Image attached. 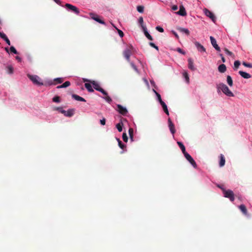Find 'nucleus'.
Instances as JSON below:
<instances>
[{"label": "nucleus", "mask_w": 252, "mask_h": 252, "mask_svg": "<svg viewBox=\"0 0 252 252\" xmlns=\"http://www.w3.org/2000/svg\"><path fill=\"white\" fill-rule=\"evenodd\" d=\"M218 91H221L226 95L230 97L234 96V94L229 90L228 87L222 83H219L217 85Z\"/></svg>", "instance_id": "f257e3e1"}, {"label": "nucleus", "mask_w": 252, "mask_h": 252, "mask_svg": "<svg viewBox=\"0 0 252 252\" xmlns=\"http://www.w3.org/2000/svg\"><path fill=\"white\" fill-rule=\"evenodd\" d=\"M28 78L32 82V83L38 86L43 85V82L41 81L40 78L37 75H33L28 74Z\"/></svg>", "instance_id": "f03ea898"}, {"label": "nucleus", "mask_w": 252, "mask_h": 252, "mask_svg": "<svg viewBox=\"0 0 252 252\" xmlns=\"http://www.w3.org/2000/svg\"><path fill=\"white\" fill-rule=\"evenodd\" d=\"M222 190L225 197L229 198L231 201L234 200V194L233 191L230 189L225 190V189H222Z\"/></svg>", "instance_id": "7ed1b4c3"}, {"label": "nucleus", "mask_w": 252, "mask_h": 252, "mask_svg": "<svg viewBox=\"0 0 252 252\" xmlns=\"http://www.w3.org/2000/svg\"><path fill=\"white\" fill-rule=\"evenodd\" d=\"M91 83L93 85V87L95 90L101 92L104 95H107V93L103 89H102L97 83L94 81H91Z\"/></svg>", "instance_id": "20e7f679"}, {"label": "nucleus", "mask_w": 252, "mask_h": 252, "mask_svg": "<svg viewBox=\"0 0 252 252\" xmlns=\"http://www.w3.org/2000/svg\"><path fill=\"white\" fill-rule=\"evenodd\" d=\"M132 48V46L130 45L127 47L124 52V55L127 61H129Z\"/></svg>", "instance_id": "39448f33"}, {"label": "nucleus", "mask_w": 252, "mask_h": 252, "mask_svg": "<svg viewBox=\"0 0 252 252\" xmlns=\"http://www.w3.org/2000/svg\"><path fill=\"white\" fill-rule=\"evenodd\" d=\"M65 7L67 9L70 10V11L73 12L76 14H79V10L77 7L76 6L69 3H66L65 5Z\"/></svg>", "instance_id": "423d86ee"}, {"label": "nucleus", "mask_w": 252, "mask_h": 252, "mask_svg": "<svg viewBox=\"0 0 252 252\" xmlns=\"http://www.w3.org/2000/svg\"><path fill=\"white\" fill-rule=\"evenodd\" d=\"M90 15L92 19L95 20V21L97 22L100 24L105 25V23L104 22V21L100 19L99 18V17L97 14L93 13H90Z\"/></svg>", "instance_id": "0eeeda50"}, {"label": "nucleus", "mask_w": 252, "mask_h": 252, "mask_svg": "<svg viewBox=\"0 0 252 252\" xmlns=\"http://www.w3.org/2000/svg\"><path fill=\"white\" fill-rule=\"evenodd\" d=\"M186 158L190 162V163L194 167L196 166V164L193 158L188 153H185L184 155Z\"/></svg>", "instance_id": "6e6552de"}, {"label": "nucleus", "mask_w": 252, "mask_h": 252, "mask_svg": "<svg viewBox=\"0 0 252 252\" xmlns=\"http://www.w3.org/2000/svg\"><path fill=\"white\" fill-rule=\"evenodd\" d=\"M117 107H118V111L121 114L125 116L127 114V110L125 107H124L123 106H122L120 104H118Z\"/></svg>", "instance_id": "1a4fd4ad"}, {"label": "nucleus", "mask_w": 252, "mask_h": 252, "mask_svg": "<svg viewBox=\"0 0 252 252\" xmlns=\"http://www.w3.org/2000/svg\"><path fill=\"white\" fill-rule=\"evenodd\" d=\"M206 16L209 17L212 21L215 23L216 21V18L214 13L210 11L209 10L206 8Z\"/></svg>", "instance_id": "9d476101"}, {"label": "nucleus", "mask_w": 252, "mask_h": 252, "mask_svg": "<svg viewBox=\"0 0 252 252\" xmlns=\"http://www.w3.org/2000/svg\"><path fill=\"white\" fill-rule=\"evenodd\" d=\"M211 42L214 48L218 51H220V49L217 43L216 40L213 37L210 36Z\"/></svg>", "instance_id": "9b49d317"}, {"label": "nucleus", "mask_w": 252, "mask_h": 252, "mask_svg": "<svg viewBox=\"0 0 252 252\" xmlns=\"http://www.w3.org/2000/svg\"><path fill=\"white\" fill-rule=\"evenodd\" d=\"M168 126H169L170 130L171 132L173 134H174L175 132V129L174 127V125L173 123L172 122V121L170 118L168 119Z\"/></svg>", "instance_id": "f8f14e48"}, {"label": "nucleus", "mask_w": 252, "mask_h": 252, "mask_svg": "<svg viewBox=\"0 0 252 252\" xmlns=\"http://www.w3.org/2000/svg\"><path fill=\"white\" fill-rule=\"evenodd\" d=\"M188 67L189 69H190L191 70H194L195 69V68L194 66L193 65V60L189 58L188 60Z\"/></svg>", "instance_id": "ddd939ff"}, {"label": "nucleus", "mask_w": 252, "mask_h": 252, "mask_svg": "<svg viewBox=\"0 0 252 252\" xmlns=\"http://www.w3.org/2000/svg\"><path fill=\"white\" fill-rule=\"evenodd\" d=\"M238 73L243 78L245 79H249L252 77L251 75L249 73L241 70L239 71Z\"/></svg>", "instance_id": "4468645a"}, {"label": "nucleus", "mask_w": 252, "mask_h": 252, "mask_svg": "<svg viewBox=\"0 0 252 252\" xmlns=\"http://www.w3.org/2000/svg\"><path fill=\"white\" fill-rule=\"evenodd\" d=\"M178 15L181 16H185L187 15V13L185 8L183 5L180 6V10L177 12Z\"/></svg>", "instance_id": "2eb2a0df"}, {"label": "nucleus", "mask_w": 252, "mask_h": 252, "mask_svg": "<svg viewBox=\"0 0 252 252\" xmlns=\"http://www.w3.org/2000/svg\"><path fill=\"white\" fill-rule=\"evenodd\" d=\"M0 37L3 40H4L8 45H10V41L5 33H4L3 32H0Z\"/></svg>", "instance_id": "dca6fc26"}, {"label": "nucleus", "mask_w": 252, "mask_h": 252, "mask_svg": "<svg viewBox=\"0 0 252 252\" xmlns=\"http://www.w3.org/2000/svg\"><path fill=\"white\" fill-rule=\"evenodd\" d=\"M220 160L219 162V165L220 167H222L224 165L225 163V159L224 156L222 154H220Z\"/></svg>", "instance_id": "f3484780"}, {"label": "nucleus", "mask_w": 252, "mask_h": 252, "mask_svg": "<svg viewBox=\"0 0 252 252\" xmlns=\"http://www.w3.org/2000/svg\"><path fill=\"white\" fill-rule=\"evenodd\" d=\"M142 30L144 33L145 35L148 39H149L150 40H153L152 36L148 32L147 28L143 27V29Z\"/></svg>", "instance_id": "a211bd4d"}, {"label": "nucleus", "mask_w": 252, "mask_h": 252, "mask_svg": "<svg viewBox=\"0 0 252 252\" xmlns=\"http://www.w3.org/2000/svg\"><path fill=\"white\" fill-rule=\"evenodd\" d=\"M194 44H195L196 47L197 48V49H198V50L199 51H200V52L205 51L204 47H203V45H201L199 42H195L194 43Z\"/></svg>", "instance_id": "6ab92c4d"}, {"label": "nucleus", "mask_w": 252, "mask_h": 252, "mask_svg": "<svg viewBox=\"0 0 252 252\" xmlns=\"http://www.w3.org/2000/svg\"><path fill=\"white\" fill-rule=\"evenodd\" d=\"M218 70L220 73H224L226 70V67L224 64H221L218 67Z\"/></svg>", "instance_id": "aec40b11"}, {"label": "nucleus", "mask_w": 252, "mask_h": 252, "mask_svg": "<svg viewBox=\"0 0 252 252\" xmlns=\"http://www.w3.org/2000/svg\"><path fill=\"white\" fill-rule=\"evenodd\" d=\"M74 113V110L73 109H68L67 111H66V113L65 114V116L71 117H72Z\"/></svg>", "instance_id": "412c9836"}, {"label": "nucleus", "mask_w": 252, "mask_h": 252, "mask_svg": "<svg viewBox=\"0 0 252 252\" xmlns=\"http://www.w3.org/2000/svg\"><path fill=\"white\" fill-rule=\"evenodd\" d=\"M177 30L181 32L185 33L186 35H189V31L188 29L183 28H178Z\"/></svg>", "instance_id": "4be33fe9"}, {"label": "nucleus", "mask_w": 252, "mask_h": 252, "mask_svg": "<svg viewBox=\"0 0 252 252\" xmlns=\"http://www.w3.org/2000/svg\"><path fill=\"white\" fill-rule=\"evenodd\" d=\"M239 208L241 212L245 215H247V209L244 204H241L239 206Z\"/></svg>", "instance_id": "5701e85b"}, {"label": "nucleus", "mask_w": 252, "mask_h": 252, "mask_svg": "<svg viewBox=\"0 0 252 252\" xmlns=\"http://www.w3.org/2000/svg\"><path fill=\"white\" fill-rule=\"evenodd\" d=\"M72 98H73L74 99H75V100H76L77 101H86L85 99L84 98H83L77 94H73L72 95Z\"/></svg>", "instance_id": "b1692460"}, {"label": "nucleus", "mask_w": 252, "mask_h": 252, "mask_svg": "<svg viewBox=\"0 0 252 252\" xmlns=\"http://www.w3.org/2000/svg\"><path fill=\"white\" fill-rule=\"evenodd\" d=\"M160 104L162 106L163 110L164 111V112L167 115H169V112H168V110L167 109V105H166V104L165 103V102L163 101H161V102L160 103Z\"/></svg>", "instance_id": "393cba45"}, {"label": "nucleus", "mask_w": 252, "mask_h": 252, "mask_svg": "<svg viewBox=\"0 0 252 252\" xmlns=\"http://www.w3.org/2000/svg\"><path fill=\"white\" fill-rule=\"evenodd\" d=\"M177 144L179 146V147L181 148L182 152H183V154L184 155L185 153H187V152L186 151V148L185 146L183 145V144L181 142H177Z\"/></svg>", "instance_id": "a878e982"}, {"label": "nucleus", "mask_w": 252, "mask_h": 252, "mask_svg": "<svg viewBox=\"0 0 252 252\" xmlns=\"http://www.w3.org/2000/svg\"><path fill=\"white\" fill-rule=\"evenodd\" d=\"M85 87L87 89L88 92H89L92 93L94 91V89L92 88L91 84L90 83H86L85 84Z\"/></svg>", "instance_id": "bb28decb"}, {"label": "nucleus", "mask_w": 252, "mask_h": 252, "mask_svg": "<svg viewBox=\"0 0 252 252\" xmlns=\"http://www.w3.org/2000/svg\"><path fill=\"white\" fill-rule=\"evenodd\" d=\"M70 85V83L69 81H66L64 83H63L62 85L58 86L57 88L58 89L60 88H66Z\"/></svg>", "instance_id": "cd10ccee"}, {"label": "nucleus", "mask_w": 252, "mask_h": 252, "mask_svg": "<svg viewBox=\"0 0 252 252\" xmlns=\"http://www.w3.org/2000/svg\"><path fill=\"white\" fill-rule=\"evenodd\" d=\"M226 81H227V83L228 85L230 87H232L233 86V80L230 76H229V75L227 76Z\"/></svg>", "instance_id": "c85d7f7f"}, {"label": "nucleus", "mask_w": 252, "mask_h": 252, "mask_svg": "<svg viewBox=\"0 0 252 252\" xmlns=\"http://www.w3.org/2000/svg\"><path fill=\"white\" fill-rule=\"evenodd\" d=\"M128 133L131 141H133V129L132 128H129L128 129Z\"/></svg>", "instance_id": "c756f323"}, {"label": "nucleus", "mask_w": 252, "mask_h": 252, "mask_svg": "<svg viewBox=\"0 0 252 252\" xmlns=\"http://www.w3.org/2000/svg\"><path fill=\"white\" fill-rule=\"evenodd\" d=\"M138 22H139L142 30L143 29V27L146 28V26L145 25H144L143 19L142 17H139V18L138 19Z\"/></svg>", "instance_id": "7c9ffc66"}, {"label": "nucleus", "mask_w": 252, "mask_h": 252, "mask_svg": "<svg viewBox=\"0 0 252 252\" xmlns=\"http://www.w3.org/2000/svg\"><path fill=\"white\" fill-rule=\"evenodd\" d=\"M123 124L121 122L116 125V127L119 132H121L123 130Z\"/></svg>", "instance_id": "2f4dec72"}, {"label": "nucleus", "mask_w": 252, "mask_h": 252, "mask_svg": "<svg viewBox=\"0 0 252 252\" xmlns=\"http://www.w3.org/2000/svg\"><path fill=\"white\" fill-rule=\"evenodd\" d=\"M117 140L118 142L119 146L120 147V148H121L122 149H124L125 148H126V146L122 143V142L120 140V139H117Z\"/></svg>", "instance_id": "473e14b6"}, {"label": "nucleus", "mask_w": 252, "mask_h": 252, "mask_svg": "<svg viewBox=\"0 0 252 252\" xmlns=\"http://www.w3.org/2000/svg\"><path fill=\"white\" fill-rule=\"evenodd\" d=\"M112 25L117 30L118 32L119 35H120V36L121 37H123L124 36V34L123 32L121 30H120L118 29V28H117L113 24H112Z\"/></svg>", "instance_id": "72a5a7b5"}, {"label": "nucleus", "mask_w": 252, "mask_h": 252, "mask_svg": "<svg viewBox=\"0 0 252 252\" xmlns=\"http://www.w3.org/2000/svg\"><path fill=\"white\" fill-rule=\"evenodd\" d=\"M144 7L142 5H138L137 6V10L139 13H143L144 12Z\"/></svg>", "instance_id": "f704fd0d"}, {"label": "nucleus", "mask_w": 252, "mask_h": 252, "mask_svg": "<svg viewBox=\"0 0 252 252\" xmlns=\"http://www.w3.org/2000/svg\"><path fill=\"white\" fill-rule=\"evenodd\" d=\"M240 65V62L239 61H236L234 63V69L236 70Z\"/></svg>", "instance_id": "c9c22d12"}, {"label": "nucleus", "mask_w": 252, "mask_h": 252, "mask_svg": "<svg viewBox=\"0 0 252 252\" xmlns=\"http://www.w3.org/2000/svg\"><path fill=\"white\" fill-rule=\"evenodd\" d=\"M183 76L184 77V78H185L186 82L187 83H189V75H188V73L185 71L183 73Z\"/></svg>", "instance_id": "e433bc0d"}, {"label": "nucleus", "mask_w": 252, "mask_h": 252, "mask_svg": "<svg viewBox=\"0 0 252 252\" xmlns=\"http://www.w3.org/2000/svg\"><path fill=\"white\" fill-rule=\"evenodd\" d=\"M122 138H123V140H124V142H127L128 137H127V136L126 133H125V132L123 133V135H122Z\"/></svg>", "instance_id": "4c0bfd02"}, {"label": "nucleus", "mask_w": 252, "mask_h": 252, "mask_svg": "<svg viewBox=\"0 0 252 252\" xmlns=\"http://www.w3.org/2000/svg\"><path fill=\"white\" fill-rule=\"evenodd\" d=\"M10 51L11 52H12L15 54H17L18 53V52L17 51V50H16V49L15 48V47L13 46L10 47Z\"/></svg>", "instance_id": "58836bf2"}, {"label": "nucleus", "mask_w": 252, "mask_h": 252, "mask_svg": "<svg viewBox=\"0 0 252 252\" xmlns=\"http://www.w3.org/2000/svg\"><path fill=\"white\" fill-rule=\"evenodd\" d=\"M7 72L9 74H12L13 72V68L11 66H8L7 67Z\"/></svg>", "instance_id": "ea45409f"}, {"label": "nucleus", "mask_w": 252, "mask_h": 252, "mask_svg": "<svg viewBox=\"0 0 252 252\" xmlns=\"http://www.w3.org/2000/svg\"><path fill=\"white\" fill-rule=\"evenodd\" d=\"M63 81V79L62 78H57L54 79V81L57 82V83L59 84L62 83Z\"/></svg>", "instance_id": "a19ab883"}, {"label": "nucleus", "mask_w": 252, "mask_h": 252, "mask_svg": "<svg viewBox=\"0 0 252 252\" xmlns=\"http://www.w3.org/2000/svg\"><path fill=\"white\" fill-rule=\"evenodd\" d=\"M243 65H244L246 67H249V68H252V64L247 63L246 62H244L242 63Z\"/></svg>", "instance_id": "79ce46f5"}, {"label": "nucleus", "mask_w": 252, "mask_h": 252, "mask_svg": "<svg viewBox=\"0 0 252 252\" xmlns=\"http://www.w3.org/2000/svg\"><path fill=\"white\" fill-rule=\"evenodd\" d=\"M105 96L104 97V98L105 99V100L108 102V103H110L112 101V99L108 95V94L107 95H105Z\"/></svg>", "instance_id": "37998d69"}, {"label": "nucleus", "mask_w": 252, "mask_h": 252, "mask_svg": "<svg viewBox=\"0 0 252 252\" xmlns=\"http://www.w3.org/2000/svg\"><path fill=\"white\" fill-rule=\"evenodd\" d=\"M53 101L55 102H60V98L58 96H55L53 98Z\"/></svg>", "instance_id": "c03bdc74"}, {"label": "nucleus", "mask_w": 252, "mask_h": 252, "mask_svg": "<svg viewBox=\"0 0 252 252\" xmlns=\"http://www.w3.org/2000/svg\"><path fill=\"white\" fill-rule=\"evenodd\" d=\"M157 95V97H158V100L159 101V103H160L161 102V101H163L161 99V96L157 92H155Z\"/></svg>", "instance_id": "a18cd8bd"}, {"label": "nucleus", "mask_w": 252, "mask_h": 252, "mask_svg": "<svg viewBox=\"0 0 252 252\" xmlns=\"http://www.w3.org/2000/svg\"><path fill=\"white\" fill-rule=\"evenodd\" d=\"M224 50L227 55L230 56L233 55V53L229 51L227 48H224Z\"/></svg>", "instance_id": "49530a36"}, {"label": "nucleus", "mask_w": 252, "mask_h": 252, "mask_svg": "<svg viewBox=\"0 0 252 252\" xmlns=\"http://www.w3.org/2000/svg\"><path fill=\"white\" fill-rule=\"evenodd\" d=\"M156 30L157 31H158V32H164V30L162 28L159 27V26H158L156 28Z\"/></svg>", "instance_id": "de8ad7c7"}, {"label": "nucleus", "mask_w": 252, "mask_h": 252, "mask_svg": "<svg viewBox=\"0 0 252 252\" xmlns=\"http://www.w3.org/2000/svg\"><path fill=\"white\" fill-rule=\"evenodd\" d=\"M177 51L179 53H181V54H182L185 55V54H186L185 52H184L182 49H181V48H178L177 49Z\"/></svg>", "instance_id": "09e8293b"}, {"label": "nucleus", "mask_w": 252, "mask_h": 252, "mask_svg": "<svg viewBox=\"0 0 252 252\" xmlns=\"http://www.w3.org/2000/svg\"><path fill=\"white\" fill-rule=\"evenodd\" d=\"M131 65L132 66V67L133 68V69L136 72H138V69L137 68V67L136 66V65L133 63H131Z\"/></svg>", "instance_id": "8fccbe9b"}, {"label": "nucleus", "mask_w": 252, "mask_h": 252, "mask_svg": "<svg viewBox=\"0 0 252 252\" xmlns=\"http://www.w3.org/2000/svg\"><path fill=\"white\" fill-rule=\"evenodd\" d=\"M105 122H106V120L104 118H103L102 119L100 120V123L101 125H103V126L105 125Z\"/></svg>", "instance_id": "3c124183"}, {"label": "nucleus", "mask_w": 252, "mask_h": 252, "mask_svg": "<svg viewBox=\"0 0 252 252\" xmlns=\"http://www.w3.org/2000/svg\"><path fill=\"white\" fill-rule=\"evenodd\" d=\"M178 8V7L177 5H174L172 7V9L173 11H175V10H177Z\"/></svg>", "instance_id": "603ef678"}, {"label": "nucleus", "mask_w": 252, "mask_h": 252, "mask_svg": "<svg viewBox=\"0 0 252 252\" xmlns=\"http://www.w3.org/2000/svg\"><path fill=\"white\" fill-rule=\"evenodd\" d=\"M220 56L221 57V60H222V62L223 63L225 62V59L224 58V57L223 56V55L221 54H220Z\"/></svg>", "instance_id": "864d4df0"}, {"label": "nucleus", "mask_w": 252, "mask_h": 252, "mask_svg": "<svg viewBox=\"0 0 252 252\" xmlns=\"http://www.w3.org/2000/svg\"><path fill=\"white\" fill-rule=\"evenodd\" d=\"M56 3L59 5H61V1L60 0H53Z\"/></svg>", "instance_id": "5fc2aeb1"}, {"label": "nucleus", "mask_w": 252, "mask_h": 252, "mask_svg": "<svg viewBox=\"0 0 252 252\" xmlns=\"http://www.w3.org/2000/svg\"><path fill=\"white\" fill-rule=\"evenodd\" d=\"M63 109V108L62 107H56L55 110H58L60 112H61V110H62Z\"/></svg>", "instance_id": "6e6d98bb"}, {"label": "nucleus", "mask_w": 252, "mask_h": 252, "mask_svg": "<svg viewBox=\"0 0 252 252\" xmlns=\"http://www.w3.org/2000/svg\"><path fill=\"white\" fill-rule=\"evenodd\" d=\"M149 45L153 48H154L156 46V45L153 42H150Z\"/></svg>", "instance_id": "4d7b16f0"}, {"label": "nucleus", "mask_w": 252, "mask_h": 252, "mask_svg": "<svg viewBox=\"0 0 252 252\" xmlns=\"http://www.w3.org/2000/svg\"><path fill=\"white\" fill-rule=\"evenodd\" d=\"M16 59L19 62H21V58L20 57H19V56H16Z\"/></svg>", "instance_id": "13d9d810"}, {"label": "nucleus", "mask_w": 252, "mask_h": 252, "mask_svg": "<svg viewBox=\"0 0 252 252\" xmlns=\"http://www.w3.org/2000/svg\"><path fill=\"white\" fill-rule=\"evenodd\" d=\"M172 33L175 35V36L177 38H178L179 36L178 35V34H177V33L174 32V31H172Z\"/></svg>", "instance_id": "bf43d9fd"}, {"label": "nucleus", "mask_w": 252, "mask_h": 252, "mask_svg": "<svg viewBox=\"0 0 252 252\" xmlns=\"http://www.w3.org/2000/svg\"><path fill=\"white\" fill-rule=\"evenodd\" d=\"M61 113L63 114L65 116V114L66 113V111L63 110V109L61 110Z\"/></svg>", "instance_id": "052dcab7"}, {"label": "nucleus", "mask_w": 252, "mask_h": 252, "mask_svg": "<svg viewBox=\"0 0 252 252\" xmlns=\"http://www.w3.org/2000/svg\"><path fill=\"white\" fill-rule=\"evenodd\" d=\"M222 185H218V187L220 188L221 190H222V189H224L223 187H222Z\"/></svg>", "instance_id": "680f3d73"}, {"label": "nucleus", "mask_w": 252, "mask_h": 252, "mask_svg": "<svg viewBox=\"0 0 252 252\" xmlns=\"http://www.w3.org/2000/svg\"><path fill=\"white\" fill-rule=\"evenodd\" d=\"M4 49L6 51V52L9 53V49L8 47H5Z\"/></svg>", "instance_id": "e2e57ef3"}, {"label": "nucleus", "mask_w": 252, "mask_h": 252, "mask_svg": "<svg viewBox=\"0 0 252 252\" xmlns=\"http://www.w3.org/2000/svg\"><path fill=\"white\" fill-rule=\"evenodd\" d=\"M89 80L87 79H83V82H88Z\"/></svg>", "instance_id": "0e129e2a"}, {"label": "nucleus", "mask_w": 252, "mask_h": 252, "mask_svg": "<svg viewBox=\"0 0 252 252\" xmlns=\"http://www.w3.org/2000/svg\"><path fill=\"white\" fill-rule=\"evenodd\" d=\"M154 48H155L158 51V47L157 45H156Z\"/></svg>", "instance_id": "69168bd1"}]
</instances>
